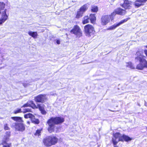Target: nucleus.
Listing matches in <instances>:
<instances>
[{
  "mask_svg": "<svg viewBox=\"0 0 147 147\" xmlns=\"http://www.w3.org/2000/svg\"><path fill=\"white\" fill-rule=\"evenodd\" d=\"M136 57L135 58V61L136 62H140L139 64L136 66V69L142 70L144 67H147V61L145 60V57L143 55L142 52L140 51H137L136 54Z\"/></svg>",
  "mask_w": 147,
  "mask_h": 147,
  "instance_id": "nucleus-1",
  "label": "nucleus"
},
{
  "mask_svg": "<svg viewBox=\"0 0 147 147\" xmlns=\"http://www.w3.org/2000/svg\"><path fill=\"white\" fill-rule=\"evenodd\" d=\"M64 121V119L61 117H51L47 121V123L49 125L48 130L49 132L51 133L54 131L55 124L61 123Z\"/></svg>",
  "mask_w": 147,
  "mask_h": 147,
  "instance_id": "nucleus-2",
  "label": "nucleus"
},
{
  "mask_svg": "<svg viewBox=\"0 0 147 147\" xmlns=\"http://www.w3.org/2000/svg\"><path fill=\"white\" fill-rule=\"evenodd\" d=\"M12 119L16 121L17 122L12 123L11 127L14 128L16 131L22 132L25 130V127L23 123V122L22 118L20 117H11Z\"/></svg>",
  "mask_w": 147,
  "mask_h": 147,
  "instance_id": "nucleus-3",
  "label": "nucleus"
},
{
  "mask_svg": "<svg viewBox=\"0 0 147 147\" xmlns=\"http://www.w3.org/2000/svg\"><path fill=\"white\" fill-rule=\"evenodd\" d=\"M113 138H112V141L114 146V147H116L115 145L119 141H123L124 140L127 142L131 140V138L129 136L125 135H122L121 134L118 132L113 134Z\"/></svg>",
  "mask_w": 147,
  "mask_h": 147,
  "instance_id": "nucleus-4",
  "label": "nucleus"
},
{
  "mask_svg": "<svg viewBox=\"0 0 147 147\" xmlns=\"http://www.w3.org/2000/svg\"><path fill=\"white\" fill-rule=\"evenodd\" d=\"M58 140L54 136H49L44 139L43 142L45 145L50 146L57 143Z\"/></svg>",
  "mask_w": 147,
  "mask_h": 147,
  "instance_id": "nucleus-5",
  "label": "nucleus"
},
{
  "mask_svg": "<svg viewBox=\"0 0 147 147\" xmlns=\"http://www.w3.org/2000/svg\"><path fill=\"white\" fill-rule=\"evenodd\" d=\"M84 32L87 36L90 37L93 34L94 31V28L90 24L86 25L84 27Z\"/></svg>",
  "mask_w": 147,
  "mask_h": 147,
  "instance_id": "nucleus-6",
  "label": "nucleus"
},
{
  "mask_svg": "<svg viewBox=\"0 0 147 147\" xmlns=\"http://www.w3.org/2000/svg\"><path fill=\"white\" fill-rule=\"evenodd\" d=\"M70 32L71 33L79 37L82 36L81 30L79 27L77 25L75 26Z\"/></svg>",
  "mask_w": 147,
  "mask_h": 147,
  "instance_id": "nucleus-7",
  "label": "nucleus"
},
{
  "mask_svg": "<svg viewBox=\"0 0 147 147\" xmlns=\"http://www.w3.org/2000/svg\"><path fill=\"white\" fill-rule=\"evenodd\" d=\"M110 20H112L110 16L107 15H103L101 18V23L102 25H106L110 22Z\"/></svg>",
  "mask_w": 147,
  "mask_h": 147,
  "instance_id": "nucleus-8",
  "label": "nucleus"
},
{
  "mask_svg": "<svg viewBox=\"0 0 147 147\" xmlns=\"http://www.w3.org/2000/svg\"><path fill=\"white\" fill-rule=\"evenodd\" d=\"M46 99L45 95L40 94L38 95L35 98V100L36 102L42 103Z\"/></svg>",
  "mask_w": 147,
  "mask_h": 147,
  "instance_id": "nucleus-9",
  "label": "nucleus"
},
{
  "mask_svg": "<svg viewBox=\"0 0 147 147\" xmlns=\"http://www.w3.org/2000/svg\"><path fill=\"white\" fill-rule=\"evenodd\" d=\"M7 9H5V10L2 12V17L0 19V25L4 23L8 18V16L6 14Z\"/></svg>",
  "mask_w": 147,
  "mask_h": 147,
  "instance_id": "nucleus-10",
  "label": "nucleus"
},
{
  "mask_svg": "<svg viewBox=\"0 0 147 147\" xmlns=\"http://www.w3.org/2000/svg\"><path fill=\"white\" fill-rule=\"evenodd\" d=\"M132 4V2H131L129 1L128 0H125L123 4L121 6L125 9H129L131 8Z\"/></svg>",
  "mask_w": 147,
  "mask_h": 147,
  "instance_id": "nucleus-11",
  "label": "nucleus"
},
{
  "mask_svg": "<svg viewBox=\"0 0 147 147\" xmlns=\"http://www.w3.org/2000/svg\"><path fill=\"white\" fill-rule=\"evenodd\" d=\"M129 19V18H127L126 19L121 20L118 23L116 24H114L111 27V29H115L116 28L119 26L120 25L127 22Z\"/></svg>",
  "mask_w": 147,
  "mask_h": 147,
  "instance_id": "nucleus-12",
  "label": "nucleus"
},
{
  "mask_svg": "<svg viewBox=\"0 0 147 147\" xmlns=\"http://www.w3.org/2000/svg\"><path fill=\"white\" fill-rule=\"evenodd\" d=\"M115 11L117 12V14L120 15H124L126 13L125 10L120 8L116 9Z\"/></svg>",
  "mask_w": 147,
  "mask_h": 147,
  "instance_id": "nucleus-13",
  "label": "nucleus"
},
{
  "mask_svg": "<svg viewBox=\"0 0 147 147\" xmlns=\"http://www.w3.org/2000/svg\"><path fill=\"white\" fill-rule=\"evenodd\" d=\"M43 105V104H38L37 105V106L42 114L45 115L46 113V112L44 109V108L42 107Z\"/></svg>",
  "mask_w": 147,
  "mask_h": 147,
  "instance_id": "nucleus-14",
  "label": "nucleus"
},
{
  "mask_svg": "<svg viewBox=\"0 0 147 147\" xmlns=\"http://www.w3.org/2000/svg\"><path fill=\"white\" fill-rule=\"evenodd\" d=\"M8 141L3 140L1 144L3 146V147H10L11 146V143H7Z\"/></svg>",
  "mask_w": 147,
  "mask_h": 147,
  "instance_id": "nucleus-15",
  "label": "nucleus"
},
{
  "mask_svg": "<svg viewBox=\"0 0 147 147\" xmlns=\"http://www.w3.org/2000/svg\"><path fill=\"white\" fill-rule=\"evenodd\" d=\"M89 17L91 22L92 23H94L96 20V18L95 17V14H91Z\"/></svg>",
  "mask_w": 147,
  "mask_h": 147,
  "instance_id": "nucleus-16",
  "label": "nucleus"
},
{
  "mask_svg": "<svg viewBox=\"0 0 147 147\" xmlns=\"http://www.w3.org/2000/svg\"><path fill=\"white\" fill-rule=\"evenodd\" d=\"M28 34L34 38H36L38 35L36 32H33L31 31L29 32H28Z\"/></svg>",
  "mask_w": 147,
  "mask_h": 147,
  "instance_id": "nucleus-17",
  "label": "nucleus"
},
{
  "mask_svg": "<svg viewBox=\"0 0 147 147\" xmlns=\"http://www.w3.org/2000/svg\"><path fill=\"white\" fill-rule=\"evenodd\" d=\"M31 119L32 122L35 124H38L40 122L39 120L37 119H36L34 115H33L32 117V118Z\"/></svg>",
  "mask_w": 147,
  "mask_h": 147,
  "instance_id": "nucleus-18",
  "label": "nucleus"
},
{
  "mask_svg": "<svg viewBox=\"0 0 147 147\" xmlns=\"http://www.w3.org/2000/svg\"><path fill=\"white\" fill-rule=\"evenodd\" d=\"M10 131H7L5 134V135L4 136L3 140L6 141H8L9 138L10 137Z\"/></svg>",
  "mask_w": 147,
  "mask_h": 147,
  "instance_id": "nucleus-19",
  "label": "nucleus"
},
{
  "mask_svg": "<svg viewBox=\"0 0 147 147\" xmlns=\"http://www.w3.org/2000/svg\"><path fill=\"white\" fill-rule=\"evenodd\" d=\"M90 20V18L88 16H86L84 17L83 20L82 21V23L85 24L88 23Z\"/></svg>",
  "mask_w": 147,
  "mask_h": 147,
  "instance_id": "nucleus-20",
  "label": "nucleus"
},
{
  "mask_svg": "<svg viewBox=\"0 0 147 147\" xmlns=\"http://www.w3.org/2000/svg\"><path fill=\"white\" fill-rule=\"evenodd\" d=\"M88 7L86 5H84L81 7L80 9L79 10L82 11L83 13H84L86 11Z\"/></svg>",
  "mask_w": 147,
  "mask_h": 147,
  "instance_id": "nucleus-21",
  "label": "nucleus"
},
{
  "mask_svg": "<svg viewBox=\"0 0 147 147\" xmlns=\"http://www.w3.org/2000/svg\"><path fill=\"white\" fill-rule=\"evenodd\" d=\"M84 13L82 11H81L79 10V11L77 12V14L76 16V18H79L82 16L83 14Z\"/></svg>",
  "mask_w": 147,
  "mask_h": 147,
  "instance_id": "nucleus-22",
  "label": "nucleus"
},
{
  "mask_svg": "<svg viewBox=\"0 0 147 147\" xmlns=\"http://www.w3.org/2000/svg\"><path fill=\"white\" fill-rule=\"evenodd\" d=\"M126 66L127 67H128L131 69H134L135 68L131 62L127 63Z\"/></svg>",
  "mask_w": 147,
  "mask_h": 147,
  "instance_id": "nucleus-23",
  "label": "nucleus"
},
{
  "mask_svg": "<svg viewBox=\"0 0 147 147\" xmlns=\"http://www.w3.org/2000/svg\"><path fill=\"white\" fill-rule=\"evenodd\" d=\"M91 11L93 12H96L98 11V8L97 6H92L91 7Z\"/></svg>",
  "mask_w": 147,
  "mask_h": 147,
  "instance_id": "nucleus-24",
  "label": "nucleus"
},
{
  "mask_svg": "<svg viewBox=\"0 0 147 147\" xmlns=\"http://www.w3.org/2000/svg\"><path fill=\"white\" fill-rule=\"evenodd\" d=\"M33 115L30 113H29L24 115V117L25 118H30V119L32 118V117L33 116Z\"/></svg>",
  "mask_w": 147,
  "mask_h": 147,
  "instance_id": "nucleus-25",
  "label": "nucleus"
},
{
  "mask_svg": "<svg viewBox=\"0 0 147 147\" xmlns=\"http://www.w3.org/2000/svg\"><path fill=\"white\" fill-rule=\"evenodd\" d=\"M5 4L3 2H0V9L3 10L4 9L5 6Z\"/></svg>",
  "mask_w": 147,
  "mask_h": 147,
  "instance_id": "nucleus-26",
  "label": "nucleus"
},
{
  "mask_svg": "<svg viewBox=\"0 0 147 147\" xmlns=\"http://www.w3.org/2000/svg\"><path fill=\"white\" fill-rule=\"evenodd\" d=\"M42 129L37 130L35 134V135L38 136H39L40 135L41 131L42 130Z\"/></svg>",
  "mask_w": 147,
  "mask_h": 147,
  "instance_id": "nucleus-27",
  "label": "nucleus"
},
{
  "mask_svg": "<svg viewBox=\"0 0 147 147\" xmlns=\"http://www.w3.org/2000/svg\"><path fill=\"white\" fill-rule=\"evenodd\" d=\"M134 5L135 6L138 7L142 5V4L141 3H140L139 2H138L137 1V0H136V1L135 2Z\"/></svg>",
  "mask_w": 147,
  "mask_h": 147,
  "instance_id": "nucleus-28",
  "label": "nucleus"
},
{
  "mask_svg": "<svg viewBox=\"0 0 147 147\" xmlns=\"http://www.w3.org/2000/svg\"><path fill=\"white\" fill-rule=\"evenodd\" d=\"M117 14V12L115 11V9L114 11L111 13V15H109L112 18V20H113V18L114 16H115V15Z\"/></svg>",
  "mask_w": 147,
  "mask_h": 147,
  "instance_id": "nucleus-29",
  "label": "nucleus"
},
{
  "mask_svg": "<svg viewBox=\"0 0 147 147\" xmlns=\"http://www.w3.org/2000/svg\"><path fill=\"white\" fill-rule=\"evenodd\" d=\"M30 110L31 109L29 108H25L23 109L22 112L24 113H25L27 112H31Z\"/></svg>",
  "mask_w": 147,
  "mask_h": 147,
  "instance_id": "nucleus-30",
  "label": "nucleus"
},
{
  "mask_svg": "<svg viewBox=\"0 0 147 147\" xmlns=\"http://www.w3.org/2000/svg\"><path fill=\"white\" fill-rule=\"evenodd\" d=\"M22 112L21 111V109H18L15 110L14 111V113L15 114H17L18 113H21Z\"/></svg>",
  "mask_w": 147,
  "mask_h": 147,
  "instance_id": "nucleus-31",
  "label": "nucleus"
},
{
  "mask_svg": "<svg viewBox=\"0 0 147 147\" xmlns=\"http://www.w3.org/2000/svg\"><path fill=\"white\" fill-rule=\"evenodd\" d=\"M28 103H29V104H31V106L32 107V106L33 107H36V105H35V104L32 101H30L28 102Z\"/></svg>",
  "mask_w": 147,
  "mask_h": 147,
  "instance_id": "nucleus-32",
  "label": "nucleus"
},
{
  "mask_svg": "<svg viewBox=\"0 0 147 147\" xmlns=\"http://www.w3.org/2000/svg\"><path fill=\"white\" fill-rule=\"evenodd\" d=\"M30 106H31V104H29V103L28 102L26 104H24L23 105V106L21 107V108H22L23 107H30Z\"/></svg>",
  "mask_w": 147,
  "mask_h": 147,
  "instance_id": "nucleus-33",
  "label": "nucleus"
},
{
  "mask_svg": "<svg viewBox=\"0 0 147 147\" xmlns=\"http://www.w3.org/2000/svg\"><path fill=\"white\" fill-rule=\"evenodd\" d=\"M4 129L5 130L9 129V128L8 127L7 124H5L4 125Z\"/></svg>",
  "mask_w": 147,
  "mask_h": 147,
  "instance_id": "nucleus-34",
  "label": "nucleus"
},
{
  "mask_svg": "<svg viewBox=\"0 0 147 147\" xmlns=\"http://www.w3.org/2000/svg\"><path fill=\"white\" fill-rule=\"evenodd\" d=\"M147 1V0H137V1L138 2H139L140 3H145Z\"/></svg>",
  "mask_w": 147,
  "mask_h": 147,
  "instance_id": "nucleus-35",
  "label": "nucleus"
},
{
  "mask_svg": "<svg viewBox=\"0 0 147 147\" xmlns=\"http://www.w3.org/2000/svg\"><path fill=\"white\" fill-rule=\"evenodd\" d=\"M60 41L59 40H56V43L58 44H60Z\"/></svg>",
  "mask_w": 147,
  "mask_h": 147,
  "instance_id": "nucleus-36",
  "label": "nucleus"
},
{
  "mask_svg": "<svg viewBox=\"0 0 147 147\" xmlns=\"http://www.w3.org/2000/svg\"><path fill=\"white\" fill-rule=\"evenodd\" d=\"M144 52L145 54H146V55L147 57V50H145L144 51Z\"/></svg>",
  "mask_w": 147,
  "mask_h": 147,
  "instance_id": "nucleus-37",
  "label": "nucleus"
},
{
  "mask_svg": "<svg viewBox=\"0 0 147 147\" xmlns=\"http://www.w3.org/2000/svg\"><path fill=\"white\" fill-rule=\"evenodd\" d=\"M23 85L25 87H27V84H26V83L23 84Z\"/></svg>",
  "mask_w": 147,
  "mask_h": 147,
  "instance_id": "nucleus-38",
  "label": "nucleus"
},
{
  "mask_svg": "<svg viewBox=\"0 0 147 147\" xmlns=\"http://www.w3.org/2000/svg\"><path fill=\"white\" fill-rule=\"evenodd\" d=\"M145 106H147V103H146V102H145Z\"/></svg>",
  "mask_w": 147,
  "mask_h": 147,
  "instance_id": "nucleus-39",
  "label": "nucleus"
},
{
  "mask_svg": "<svg viewBox=\"0 0 147 147\" xmlns=\"http://www.w3.org/2000/svg\"><path fill=\"white\" fill-rule=\"evenodd\" d=\"M27 123H29L30 122H29V121H28V122H27Z\"/></svg>",
  "mask_w": 147,
  "mask_h": 147,
  "instance_id": "nucleus-40",
  "label": "nucleus"
},
{
  "mask_svg": "<svg viewBox=\"0 0 147 147\" xmlns=\"http://www.w3.org/2000/svg\"><path fill=\"white\" fill-rule=\"evenodd\" d=\"M146 48H147V45H146Z\"/></svg>",
  "mask_w": 147,
  "mask_h": 147,
  "instance_id": "nucleus-41",
  "label": "nucleus"
}]
</instances>
